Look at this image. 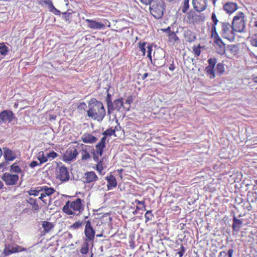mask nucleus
Masks as SVG:
<instances>
[{"label": "nucleus", "mask_w": 257, "mask_h": 257, "mask_svg": "<svg viewBox=\"0 0 257 257\" xmlns=\"http://www.w3.org/2000/svg\"><path fill=\"white\" fill-rule=\"evenodd\" d=\"M85 202L80 198L68 200L62 208V211L71 218L79 216L85 209Z\"/></svg>", "instance_id": "1"}, {"label": "nucleus", "mask_w": 257, "mask_h": 257, "mask_svg": "<svg viewBox=\"0 0 257 257\" xmlns=\"http://www.w3.org/2000/svg\"><path fill=\"white\" fill-rule=\"evenodd\" d=\"M86 113L89 117L101 121L105 116V109L101 102L91 98L88 102V110Z\"/></svg>", "instance_id": "2"}, {"label": "nucleus", "mask_w": 257, "mask_h": 257, "mask_svg": "<svg viewBox=\"0 0 257 257\" xmlns=\"http://www.w3.org/2000/svg\"><path fill=\"white\" fill-rule=\"evenodd\" d=\"M166 9V5L163 0H156L152 6H150L149 10L151 15L156 19L161 18Z\"/></svg>", "instance_id": "3"}, {"label": "nucleus", "mask_w": 257, "mask_h": 257, "mask_svg": "<svg viewBox=\"0 0 257 257\" xmlns=\"http://www.w3.org/2000/svg\"><path fill=\"white\" fill-rule=\"evenodd\" d=\"M245 16L242 12H238L233 18L232 25L234 31L236 33H241L245 28Z\"/></svg>", "instance_id": "4"}, {"label": "nucleus", "mask_w": 257, "mask_h": 257, "mask_svg": "<svg viewBox=\"0 0 257 257\" xmlns=\"http://www.w3.org/2000/svg\"><path fill=\"white\" fill-rule=\"evenodd\" d=\"M221 35L224 38L229 41H233L235 39V33L233 26L231 24L226 22H221Z\"/></svg>", "instance_id": "5"}, {"label": "nucleus", "mask_w": 257, "mask_h": 257, "mask_svg": "<svg viewBox=\"0 0 257 257\" xmlns=\"http://www.w3.org/2000/svg\"><path fill=\"white\" fill-rule=\"evenodd\" d=\"M40 191L42 193H41L40 197H38V199L42 200L45 205H49L52 200L51 196L55 193V189L45 186H40Z\"/></svg>", "instance_id": "6"}, {"label": "nucleus", "mask_w": 257, "mask_h": 257, "mask_svg": "<svg viewBox=\"0 0 257 257\" xmlns=\"http://www.w3.org/2000/svg\"><path fill=\"white\" fill-rule=\"evenodd\" d=\"M79 146H71L67 149L64 155H63V160L65 162L72 161L75 160L78 155V150Z\"/></svg>", "instance_id": "7"}, {"label": "nucleus", "mask_w": 257, "mask_h": 257, "mask_svg": "<svg viewBox=\"0 0 257 257\" xmlns=\"http://www.w3.org/2000/svg\"><path fill=\"white\" fill-rule=\"evenodd\" d=\"M56 177L62 182H66L70 179L67 168L64 165H58L56 168Z\"/></svg>", "instance_id": "8"}, {"label": "nucleus", "mask_w": 257, "mask_h": 257, "mask_svg": "<svg viewBox=\"0 0 257 257\" xmlns=\"http://www.w3.org/2000/svg\"><path fill=\"white\" fill-rule=\"evenodd\" d=\"M85 22L87 23V27L93 30L104 29L107 24L108 27L110 25L109 22L106 19L103 20V23L90 19H86Z\"/></svg>", "instance_id": "9"}, {"label": "nucleus", "mask_w": 257, "mask_h": 257, "mask_svg": "<svg viewBox=\"0 0 257 257\" xmlns=\"http://www.w3.org/2000/svg\"><path fill=\"white\" fill-rule=\"evenodd\" d=\"M105 142L106 138L105 137H103L100 140L99 142L96 145L95 150H94V153H93V155H94L93 158H94V161H98L99 157L101 156L102 154H103V151L105 148Z\"/></svg>", "instance_id": "10"}, {"label": "nucleus", "mask_w": 257, "mask_h": 257, "mask_svg": "<svg viewBox=\"0 0 257 257\" xmlns=\"http://www.w3.org/2000/svg\"><path fill=\"white\" fill-rule=\"evenodd\" d=\"M1 179L5 182L7 185L13 186L17 184L19 177L18 174H11L6 172L3 175Z\"/></svg>", "instance_id": "11"}, {"label": "nucleus", "mask_w": 257, "mask_h": 257, "mask_svg": "<svg viewBox=\"0 0 257 257\" xmlns=\"http://www.w3.org/2000/svg\"><path fill=\"white\" fill-rule=\"evenodd\" d=\"M211 36L214 37L213 46L216 52L220 55L224 54L225 52V44L219 37L217 33H216V34H214V36Z\"/></svg>", "instance_id": "12"}, {"label": "nucleus", "mask_w": 257, "mask_h": 257, "mask_svg": "<svg viewBox=\"0 0 257 257\" xmlns=\"http://www.w3.org/2000/svg\"><path fill=\"white\" fill-rule=\"evenodd\" d=\"M15 116L12 111L4 110L0 112V124L10 123L14 120Z\"/></svg>", "instance_id": "13"}, {"label": "nucleus", "mask_w": 257, "mask_h": 257, "mask_svg": "<svg viewBox=\"0 0 257 257\" xmlns=\"http://www.w3.org/2000/svg\"><path fill=\"white\" fill-rule=\"evenodd\" d=\"M84 234L86 239L85 241H91L94 239L95 231L91 225L90 221L87 220L85 224Z\"/></svg>", "instance_id": "14"}, {"label": "nucleus", "mask_w": 257, "mask_h": 257, "mask_svg": "<svg viewBox=\"0 0 257 257\" xmlns=\"http://www.w3.org/2000/svg\"><path fill=\"white\" fill-rule=\"evenodd\" d=\"M146 42L142 41L139 42L138 44L139 52H140V54L143 56H145L146 53H147V57H148L149 59L152 61L151 53L152 51V47L150 45L146 47Z\"/></svg>", "instance_id": "15"}, {"label": "nucleus", "mask_w": 257, "mask_h": 257, "mask_svg": "<svg viewBox=\"0 0 257 257\" xmlns=\"http://www.w3.org/2000/svg\"><path fill=\"white\" fill-rule=\"evenodd\" d=\"M83 179L85 184H91L98 180V177L94 171H87L83 175Z\"/></svg>", "instance_id": "16"}, {"label": "nucleus", "mask_w": 257, "mask_h": 257, "mask_svg": "<svg viewBox=\"0 0 257 257\" xmlns=\"http://www.w3.org/2000/svg\"><path fill=\"white\" fill-rule=\"evenodd\" d=\"M26 250V249L22 247L20 245L16 244L15 245H14L12 247L8 246V247H5V248L4 249V255L8 256L13 253L24 251Z\"/></svg>", "instance_id": "17"}, {"label": "nucleus", "mask_w": 257, "mask_h": 257, "mask_svg": "<svg viewBox=\"0 0 257 257\" xmlns=\"http://www.w3.org/2000/svg\"><path fill=\"white\" fill-rule=\"evenodd\" d=\"M194 9L198 12L205 10L207 5V0H195L193 3Z\"/></svg>", "instance_id": "18"}, {"label": "nucleus", "mask_w": 257, "mask_h": 257, "mask_svg": "<svg viewBox=\"0 0 257 257\" xmlns=\"http://www.w3.org/2000/svg\"><path fill=\"white\" fill-rule=\"evenodd\" d=\"M105 180L107 181V184H106L107 190H111L116 187V180L113 175L109 174V175L106 176L105 177Z\"/></svg>", "instance_id": "19"}, {"label": "nucleus", "mask_w": 257, "mask_h": 257, "mask_svg": "<svg viewBox=\"0 0 257 257\" xmlns=\"http://www.w3.org/2000/svg\"><path fill=\"white\" fill-rule=\"evenodd\" d=\"M223 10L227 14H232L238 9L237 4L236 3L227 2L223 5Z\"/></svg>", "instance_id": "20"}, {"label": "nucleus", "mask_w": 257, "mask_h": 257, "mask_svg": "<svg viewBox=\"0 0 257 257\" xmlns=\"http://www.w3.org/2000/svg\"><path fill=\"white\" fill-rule=\"evenodd\" d=\"M210 66V70H209V75H210V79L214 78V67H216V74L219 75H221L224 72V65H209Z\"/></svg>", "instance_id": "21"}, {"label": "nucleus", "mask_w": 257, "mask_h": 257, "mask_svg": "<svg viewBox=\"0 0 257 257\" xmlns=\"http://www.w3.org/2000/svg\"><path fill=\"white\" fill-rule=\"evenodd\" d=\"M4 156L6 161H14L16 158V154L8 148H4Z\"/></svg>", "instance_id": "22"}, {"label": "nucleus", "mask_w": 257, "mask_h": 257, "mask_svg": "<svg viewBox=\"0 0 257 257\" xmlns=\"http://www.w3.org/2000/svg\"><path fill=\"white\" fill-rule=\"evenodd\" d=\"M97 140L95 137L89 133H85L81 137L82 141L86 144H93Z\"/></svg>", "instance_id": "23"}, {"label": "nucleus", "mask_w": 257, "mask_h": 257, "mask_svg": "<svg viewBox=\"0 0 257 257\" xmlns=\"http://www.w3.org/2000/svg\"><path fill=\"white\" fill-rule=\"evenodd\" d=\"M10 173L19 174H20L23 175V171L22 170V167L20 165L19 162L14 163L13 164L10 166Z\"/></svg>", "instance_id": "24"}, {"label": "nucleus", "mask_w": 257, "mask_h": 257, "mask_svg": "<svg viewBox=\"0 0 257 257\" xmlns=\"http://www.w3.org/2000/svg\"><path fill=\"white\" fill-rule=\"evenodd\" d=\"M27 203L32 206V210L34 212H38L40 210V206L37 201V199L29 197L27 199Z\"/></svg>", "instance_id": "25"}, {"label": "nucleus", "mask_w": 257, "mask_h": 257, "mask_svg": "<svg viewBox=\"0 0 257 257\" xmlns=\"http://www.w3.org/2000/svg\"><path fill=\"white\" fill-rule=\"evenodd\" d=\"M232 221L233 231L238 232L242 225V221L240 219L237 218L235 216L233 217Z\"/></svg>", "instance_id": "26"}, {"label": "nucleus", "mask_w": 257, "mask_h": 257, "mask_svg": "<svg viewBox=\"0 0 257 257\" xmlns=\"http://www.w3.org/2000/svg\"><path fill=\"white\" fill-rule=\"evenodd\" d=\"M211 18L213 23L212 24L211 28V36H214V34H216L217 33L215 25L218 22V20H217V17L214 13H212Z\"/></svg>", "instance_id": "27"}, {"label": "nucleus", "mask_w": 257, "mask_h": 257, "mask_svg": "<svg viewBox=\"0 0 257 257\" xmlns=\"http://www.w3.org/2000/svg\"><path fill=\"white\" fill-rule=\"evenodd\" d=\"M42 226L44 228V232H45V233L50 232L54 227L53 223L47 221H42Z\"/></svg>", "instance_id": "28"}, {"label": "nucleus", "mask_w": 257, "mask_h": 257, "mask_svg": "<svg viewBox=\"0 0 257 257\" xmlns=\"http://www.w3.org/2000/svg\"><path fill=\"white\" fill-rule=\"evenodd\" d=\"M113 107L115 110L120 111L121 108L123 107V98H120L115 100L113 101Z\"/></svg>", "instance_id": "29"}, {"label": "nucleus", "mask_w": 257, "mask_h": 257, "mask_svg": "<svg viewBox=\"0 0 257 257\" xmlns=\"http://www.w3.org/2000/svg\"><path fill=\"white\" fill-rule=\"evenodd\" d=\"M38 160L40 162V165H42L47 162L49 160V158L46 156L44 151H40L38 154Z\"/></svg>", "instance_id": "30"}, {"label": "nucleus", "mask_w": 257, "mask_h": 257, "mask_svg": "<svg viewBox=\"0 0 257 257\" xmlns=\"http://www.w3.org/2000/svg\"><path fill=\"white\" fill-rule=\"evenodd\" d=\"M184 36L185 38L186 41L188 42H191L194 41L196 39L194 35L192 33L191 31L188 30L184 33Z\"/></svg>", "instance_id": "31"}, {"label": "nucleus", "mask_w": 257, "mask_h": 257, "mask_svg": "<svg viewBox=\"0 0 257 257\" xmlns=\"http://www.w3.org/2000/svg\"><path fill=\"white\" fill-rule=\"evenodd\" d=\"M168 40L170 42L175 44L178 41H179V38L176 35L175 32H170L168 34Z\"/></svg>", "instance_id": "32"}, {"label": "nucleus", "mask_w": 257, "mask_h": 257, "mask_svg": "<svg viewBox=\"0 0 257 257\" xmlns=\"http://www.w3.org/2000/svg\"><path fill=\"white\" fill-rule=\"evenodd\" d=\"M135 203L138 204V205L141 206H137V207H136V209H137V210L139 211L142 209H144V210H145L146 205L145 199H143V200L142 201H140L138 199H136Z\"/></svg>", "instance_id": "33"}, {"label": "nucleus", "mask_w": 257, "mask_h": 257, "mask_svg": "<svg viewBox=\"0 0 257 257\" xmlns=\"http://www.w3.org/2000/svg\"><path fill=\"white\" fill-rule=\"evenodd\" d=\"M62 19L66 22L70 23L72 18V13L70 12H64L62 13Z\"/></svg>", "instance_id": "34"}, {"label": "nucleus", "mask_w": 257, "mask_h": 257, "mask_svg": "<svg viewBox=\"0 0 257 257\" xmlns=\"http://www.w3.org/2000/svg\"><path fill=\"white\" fill-rule=\"evenodd\" d=\"M8 47L4 43H0V54L3 56H6L8 52Z\"/></svg>", "instance_id": "35"}, {"label": "nucleus", "mask_w": 257, "mask_h": 257, "mask_svg": "<svg viewBox=\"0 0 257 257\" xmlns=\"http://www.w3.org/2000/svg\"><path fill=\"white\" fill-rule=\"evenodd\" d=\"M82 225V222L80 220H77L69 226V229L73 230H77L81 227Z\"/></svg>", "instance_id": "36"}, {"label": "nucleus", "mask_w": 257, "mask_h": 257, "mask_svg": "<svg viewBox=\"0 0 257 257\" xmlns=\"http://www.w3.org/2000/svg\"><path fill=\"white\" fill-rule=\"evenodd\" d=\"M40 193H41L40 187H38L35 189H30L27 191V193H28L29 195L33 196H37Z\"/></svg>", "instance_id": "37"}, {"label": "nucleus", "mask_w": 257, "mask_h": 257, "mask_svg": "<svg viewBox=\"0 0 257 257\" xmlns=\"http://www.w3.org/2000/svg\"><path fill=\"white\" fill-rule=\"evenodd\" d=\"M95 161L98 162V163L96 164V166L94 167V169L101 174L102 171H103V164H102L103 161L98 160V161Z\"/></svg>", "instance_id": "38"}, {"label": "nucleus", "mask_w": 257, "mask_h": 257, "mask_svg": "<svg viewBox=\"0 0 257 257\" xmlns=\"http://www.w3.org/2000/svg\"><path fill=\"white\" fill-rule=\"evenodd\" d=\"M233 249H229L227 252L224 251H221L220 252V254H219V257H226L227 255L228 257H232L233 255Z\"/></svg>", "instance_id": "39"}, {"label": "nucleus", "mask_w": 257, "mask_h": 257, "mask_svg": "<svg viewBox=\"0 0 257 257\" xmlns=\"http://www.w3.org/2000/svg\"><path fill=\"white\" fill-rule=\"evenodd\" d=\"M89 251V243L87 241H85L83 245H82L81 249H80V252L83 254H86Z\"/></svg>", "instance_id": "40"}, {"label": "nucleus", "mask_w": 257, "mask_h": 257, "mask_svg": "<svg viewBox=\"0 0 257 257\" xmlns=\"http://www.w3.org/2000/svg\"><path fill=\"white\" fill-rule=\"evenodd\" d=\"M116 132L113 131L111 130V127L106 130L102 133V135H104L103 137H106V136H111L112 135L114 136L115 137H116V135L115 134V133Z\"/></svg>", "instance_id": "41"}, {"label": "nucleus", "mask_w": 257, "mask_h": 257, "mask_svg": "<svg viewBox=\"0 0 257 257\" xmlns=\"http://www.w3.org/2000/svg\"><path fill=\"white\" fill-rule=\"evenodd\" d=\"M153 216L154 215L151 212V210L147 211L145 214V222L151 221L152 219Z\"/></svg>", "instance_id": "42"}, {"label": "nucleus", "mask_w": 257, "mask_h": 257, "mask_svg": "<svg viewBox=\"0 0 257 257\" xmlns=\"http://www.w3.org/2000/svg\"><path fill=\"white\" fill-rule=\"evenodd\" d=\"M189 0H184L183 2L182 11L184 13H185L189 8Z\"/></svg>", "instance_id": "43"}, {"label": "nucleus", "mask_w": 257, "mask_h": 257, "mask_svg": "<svg viewBox=\"0 0 257 257\" xmlns=\"http://www.w3.org/2000/svg\"><path fill=\"white\" fill-rule=\"evenodd\" d=\"M82 160L86 161L90 158L89 152L86 151V149L82 150Z\"/></svg>", "instance_id": "44"}, {"label": "nucleus", "mask_w": 257, "mask_h": 257, "mask_svg": "<svg viewBox=\"0 0 257 257\" xmlns=\"http://www.w3.org/2000/svg\"><path fill=\"white\" fill-rule=\"evenodd\" d=\"M45 155H46V157L49 158V160H51L54 158H56L58 156L57 153L54 152L53 151L45 154Z\"/></svg>", "instance_id": "45"}, {"label": "nucleus", "mask_w": 257, "mask_h": 257, "mask_svg": "<svg viewBox=\"0 0 257 257\" xmlns=\"http://www.w3.org/2000/svg\"><path fill=\"white\" fill-rule=\"evenodd\" d=\"M251 44L255 47H257V33L252 35L250 38Z\"/></svg>", "instance_id": "46"}, {"label": "nucleus", "mask_w": 257, "mask_h": 257, "mask_svg": "<svg viewBox=\"0 0 257 257\" xmlns=\"http://www.w3.org/2000/svg\"><path fill=\"white\" fill-rule=\"evenodd\" d=\"M237 47L235 45H228L225 51L229 50L232 53H235L237 51Z\"/></svg>", "instance_id": "47"}, {"label": "nucleus", "mask_w": 257, "mask_h": 257, "mask_svg": "<svg viewBox=\"0 0 257 257\" xmlns=\"http://www.w3.org/2000/svg\"><path fill=\"white\" fill-rule=\"evenodd\" d=\"M51 2V0H38L37 3L41 6H44V5H47L48 6Z\"/></svg>", "instance_id": "48"}, {"label": "nucleus", "mask_w": 257, "mask_h": 257, "mask_svg": "<svg viewBox=\"0 0 257 257\" xmlns=\"http://www.w3.org/2000/svg\"><path fill=\"white\" fill-rule=\"evenodd\" d=\"M193 50L196 56H198L200 54V47L199 45L198 46H194L193 47Z\"/></svg>", "instance_id": "49"}, {"label": "nucleus", "mask_w": 257, "mask_h": 257, "mask_svg": "<svg viewBox=\"0 0 257 257\" xmlns=\"http://www.w3.org/2000/svg\"><path fill=\"white\" fill-rule=\"evenodd\" d=\"M185 251V248L183 246L182 244H181L180 250L177 252V254H179V257H182L184 255V252Z\"/></svg>", "instance_id": "50"}, {"label": "nucleus", "mask_w": 257, "mask_h": 257, "mask_svg": "<svg viewBox=\"0 0 257 257\" xmlns=\"http://www.w3.org/2000/svg\"><path fill=\"white\" fill-rule=\"evenodd\" d=\"M77 108L79 110L84 111L85 108H86V104H85V102H81L79 103Z\"/></svg>", "instance_id": "51"}, {"label": "nucleus", "mask_w": 257, "mask_h": 257, "mask_svg": "<svg viewBox=\"0 0 257 257\" xmlns=\"http://www.w3.org/2000/svg\"><path fill=\"white\" fill-rule=\"evenodd\" d=\"M153 0H140L141 4L145 6H150Z\"/></svg>", "instance_id": "52"}, {"label": "nucleus", "mask_w": 257, "mask_h": 257, "mask_svg": "<svg viewBox=\"0 0 257 257\" xmlns=\"http://www.w3.org/2000/svg\"><path fill=\"white\" fill-rule=\"evenodd\" d=\"M116 125L115 126L114 128H112V130L116 132H117L118 131H120L121 127L119 125V123L118 122V120H116Z\"/></svg>", "instance_id": "53"}, {"label": "nucleus", "mask_w": 257, "mask_h": 257, "mask_svg": "<svg viewBox=\"0 0 257 257\" xmlns=\"http://www.w3.org/2000/svg\"><path fill=\"white\" fill-rule=\"evenodd\" d=\"M133 101V98H132V96H128L127 97V99L125 100V104H126L128 106H130L131 104H132Z\"/></svg>", "instance_id": "54"}, {"label": "nucleus", "mask_w": 257, "mask_h": 257, "mask_svg": "<svg viewBox=\"0 0 257 257\" xmlns=\"http://www.w3.org/2000/svg\"><path fill=\"white\" fill-rule=\"evenodd\" d=\"M48 7L50 12H52L54 9L55 8V6L53 5L52 1L51 2V3H49V4L48 6Z\"/></svg>", "instance_id": "55"}, {"label": "nucleus", "mask_w": 257, "mask_h": 257, "mask_svg": "<svg viewBox=\"0 0 257 257\" xmlns=\"http://www.w3.org/2000/svg\"><path fill=\"white\" fill-rule=\"evenodd\" d=\"M51 13H53L56 16H60L61 15V12L59 10H57L56 8L54 9V10Z\"/></svg>", "instance_id": "56"}, {"label": "nucleus", "mask_w": 257, "mask_h": 257, "mask_svg": "<svg viewBox=\"0 0 257 257\" xmlns=\"http://www.w3.org/2000/svg\"><path fill=\"white\" fill-rule=\"evenodd\" d=\"M37 166H38V163L36 161H33L30 164V167L31 168H34Z\"/></svg>", "instance_id": "57"}, {"label": "nucleus", "mask_w": 257, "mask_h": 257, "mask_svg": "<svg viewBox=\"0 0 257 257\" xmlns=\"http://www.w3.org/2000/svg\"><path fill=\"white\" fill-rule=\"evenodd\" d=\"M7 163L4 162L0 164V170L2 169V171L4 170L5 169H6V167H7Z\"/></svg>", "instance_id": "58"}, {"label": "nucleus", "mask_w": 257, "mask_h": 257, "mask_svg": "<svg viewBox=\"0 0 257 257\" xmlns=\"http://www.w3.org/2000/svg\"><path fill=\"white\" fill-rule=\"evenodd\" d=\"M162 30L164 32H167L169 33H170V32H172L173 31H171V29L169 27H168L166 29H162Z\"/></svg>", "instance_id": "59"}, {"label": "nucleus", "mask_w": 257, "mask_h": 257, "mask_svg": "<svg viewBox=\"0 0 257 257\" xmlns=\"http://www.w3.org/2000/svg\"><path fill=\"white\" fill-rule=\"evenodd\" d=\"M217 63L216 59L210 58V64H215Z\"/></svg>", "instance_id": "60"}, {"label": "nucleus", "mask_w": 257, "mask_h": 257, "mask_svg": "<svg viewBox=\"0 0 257 257\" xmlns=\"http://www.w3.org/2000/svg\"><path fill=\"white\" fill-rule=\"evenodd\" d=\"M147 76H148V73H146L143 74L141 75V79H142V80H144L147 78Z\"/></svg>", "instance_id": "61"}, {"label": "nucleus", "mask_w": 257, "mask_h": 257, "mask_svg": "<svg viewBox=\"0 0 257 257\" xmlns=\"http://www.w3.org/2000/svg\"><path fill=\"white\" fill-rule=\"evenodd\" d=\"M166 1L168 2L172 3V4L176 3L179 1V0H166Z\"/></svg>", "instance_id": "62"}, {"label": "nucleus", "mask_w": 257, "mask_h": 257, "mask_svg": "<svg viewBox=\"0 0 257 257\" xmlns=\"http://www.w3.org/2000/svg\"><path fill=\"white\" fill-rule=\"evenodd\" d=\"M169 69L171 70V71L174 70V65H170Z\"/></svg>", "instance_id": "63"}, {"label": "nucleus", "mask_w": 257, "mask_h": 257, "mask_svg": "<svg viewBox=\"0 0 257 257\" xmlns=\"http://www.w3.org/2000/svg\"><path fill=\"white\" fill-rule=\"evenodd\" d=\"M253 81L255 83H257V76H255L253 78Z\"/></svg>", "instance_id": "64"}]
</instances>
